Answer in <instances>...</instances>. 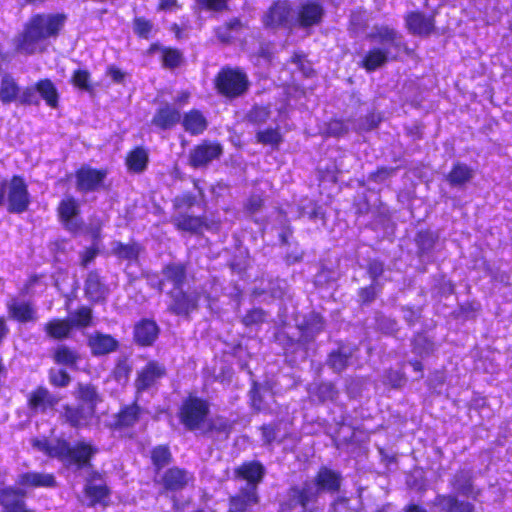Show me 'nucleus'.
Returning <instances> with one entry per match:
<instances>
[{
	"instance_id": "1",
	"label": "nucleus",
	"mask_w": 512,
	"mask_h": 512,
	"mask_svg": "<svg viewBox=\"0 0 512 512\" xmlns=\"http://www.w3.org/2000/svg\"><path fill=\"white\" fill-rule=\"evenodd\" d=\"M32 446L48 458L58 460L67 470H89L83 487V494L88 500L89 507L106 508L111 504L112 490L105 474L91 469L93 460L99 452L94 443L85 440L70 443L64 438H56L52 442L47 438H36L32 441Z\"/></svg>"
},
{
	"instance_id": "2",
	"label": "nucleus",
	"mask_w": 512,
	"mask_h": 512,
	"mask_svg": "<svg viewBox=\"0 0 512 512\" xmlns=\"http://www.w3.org/2000/svg\"><path fill=\"white\" fill-rule=\"evenodd\" d=\"M67 21L68 15L62 11L31 14L14 38V50L27 56L45 52L46 43L63 34Z\"/></svg>"
},
{
	"instance_id": "3",
	"label": "nucleus",
	"mask_w": 512,
	"mask_h": 512,
	"mask_svg": "<svg viewBox=\"0 0 512 512\" xmlns=\"http://www.w3.org/2000/svg\"><path fill=\"white\" fill-rule=\"evenodd\" d=\"M314 484L316 488L310 481L302 485H291L287 490L288 498L279 505L280 512H320V508L315 505L320 493H338L342 484L341 473L321 466L314 475Z\"/></svg>"
},
{
	"instance_id": "4",
	"label": "nucleus",
	"mask_w": 512,
	"mask_h": 512,
	"mask_svg": "<svg viewBox=\"0 0 512 512\" xmlns=\"http://www.w3.org/2000/svg\"><path fill=\"white\" fill-rule=\"evenodd\" d=\"M211 404L208 399L189 393L182 399L177 409V419L184 430L202 431L204 434H224L233 430V423L223 416L210 418Z\"/></svg>"
},
{
	"instance_id": "5",
	"label": "nucleus",
	"mask_w": 512,
	"mask_h": 512,
	"mask_svg": "<svg viewBox=\"0 0 512 512\" xmlns=\"http://www.w3.org/2000/svg\"><path fill=\"white\" fill-rule=\"evenodd\" d=\"M367 39L382 45L370 48L360 60L359 67L367 73L376 71L389 61H399L400 54L408 57L415 54V50L408 46L403 35L388 25L375 27V30L367 35Z\"/></svg>"
},
{
	"instance_id": "6",
	"label": "nucleus",
	"mask_w": 512,
	"mask_h": 512,
	"mask_svg": "<svg viewBox=\"0 0 512 512\" xmlns=\"http://www.w3.org/2000/svg\"><path fill=\"white\" fill-rule=\"evenodd\" d=\"M73 397L77 403H65L59 419L63 425L71 429H89L100 419L97 407L103 402V396L94 383L78 382L74 388Z\"/></svg>"
},
{
	"instance_id": "7",
	"label": "nucleus",
	"mask_w": 512,
	"mask_h": 512,
	"mask_svg": "<svg viewBox=\"0 0 512 512\" xmlns=\"http://www.w3.org/2000/svg\"><path fill=\"white\" fill-rule=\"evenodd\" d=\"M213 86L220 97L233 101L246 95L251 83L242 67L225 65L215 74Z\"/></svg>"
},
{
	"instance_id": "8",
	"label": "nucleus",
	"mask_w": 512,
	"mask_h": 512,
	"mask_svg": "<svg viewBox=\"0 0 512 512\" xmlns=\"http://www.w3.org/2000/svg\"><path fill=\"white\" fill-rule=\"evenodd\" d=\"M56 216L62 227L72 235L83 232L85 222L82 219L81 201L73 195H64L56 206Z\"/></svg>"
},
{
	"instance_id": "9",
	"label": "nucleus",
	"mask_w": 512,
	"mask_h": 512,
	"mask_svg": "<svg viewBox=\"0 0 512 512\" xmlns=\"http://www.w3.org/2000/svg\"><path fill=\"white\" fill-rule=\"evenodd\" d=\"M32 199L28 184L22 175L14 174L7 180L5 194L6 211L10 214H22L28 211Z\"/></svg>"
},
{
	"instance_id": "10",
	"label": "nucleus",
	"mask_w": 512,
	"mask_h": 512,
	"mask_svg": "<svg viewBox=\"0 0 512 512\" xmlns=\"http://www.w3.org/2000/svg\"><path fill=\"white\" fill-rule=\"evenodd\" d=\"M193 480V473L176 465L167 467L153 477L154 484L159 487V493L163 495L181 492L186 489Z\"/></svg>"
},
{
	"instance_id": "11",
	"label": "nucleus",
	"mask_w": 512,
	"mask_h": 512,
	"mask_svg": "<svg viewBox=\"0 0 512 512\" xmlns=\"http://www.w3.org/2000/svg\"><path fill=\"white\" fill-rule=\"evenodd\" d=\"M294 9L288 0H275L262 16V24L267 29L292 30Z\"/></svg>"
},
{
	"instance_id": "12",
	"label": "nucleus",
	"mask_w": 512,
	"mask_h": 512,
	"mask_svg": "<svg viewBox=\"0 0 512 512\" xmlns=\"http://www.w3.org/2000/svg\"><path fill=\"white\" fill-rule=\"evenodd\" d=\"M107 168H94L83 164L74 172L76 190L82 194L97 192L105 188Z\"/></svg>"
},
{
	"instance_id": "13",
	"label": "nucleus",
	"mask_w": 512,
	"mask_h": 512,
	"mask_svg": "<svg viewBox=\"0 0 512 512\" xmlns=\"http://www.w3.org/2000/svg\"><path fill=\"white\" fill-rule=\"evenodd\" d=\"M167 295L170 299L167 311L174 316L189 318L199 308L200 297L197 292H189L179 288L170 289Z\"/></svg>"
},
{
	"instance_id": "14",
	"label": "nucleus",
	"mask_w": 512,
	"mask_h": 512,
	"mask_svg": "<svg viewBox=\"0 0 512 512\" xmlns=\"http://www.w3.org/2000/svg\"><path fill=\"white\" fill-rule=\"evenodd\" d=\"M166 366L157 361H148L140 370L134 380L135 395L140 397L144 392L157 388L160 380L166 377Z\"/></svg>"
},
{
	"instance_id": "15",
	"label": "nucleus",
	"mask_w": 512,
	"mask_h": 512,
	"mask_svg": "<svg viewBox=\"0 0 512 512\" xmlns=\"http://www.w3.org/2000/svg\"><path fill=\"white\" fill-rule=\"evenodd\" d=\"M140 397H134L130 403L122 404L113 415V421L109 424L112 431H124L135 427L143 418L146 410L139 403Z\"/></svg>"
},
{
	"instance_id": "16",
	"label": "nucleus",
	"mask_w": 512,
	"mask_h": 512,
	"mask_svg": "<svg viewBox=\"0 0 512 512\" xmlns=\"http://www.w3.org/2000/svg\"><path fill=\"white\" fill-rule=\"evenodd\" d=\"M223 154V146L218 141L204 139L194 145L188 155V164L194 169L207 167Z\"/></svg>"
},
{
	"instance_id": "17",
	"label": "nucleus",
	"mask_w": 512,
	"mask_h": 512,
	"mask_svg": "<svg viewBox=\"0 0 512 512\" xmlns=\"http://www.w3.org/2000/svg\"><path fill=\"white\" fill-rule=\"evenodd\" d=\"M83 290L85 297L92 303H104L110 294L109 285L98 269L87 272Z\"/></svg>"
},
{
	"instance_id": "18",
	"label": "nucleus",
	"mask_w": 512,
	"mask_h": 512,
	"mask_svg": "<svg viewBox=\"0 0 512 512\" xmlns=\"http://www.w3.org/2000/svg\"><path fill=\"white\" fill-rule=\"evenodd\" d=\"M325 14L323 6L314 0H308L301 3L293 19L294 27L308 29L319 25Z\"/></svg>"
},
{
	"instance_id": "19",
	"label": "nucleus",
	"mask_w": 512,
	"mask_h": 512,
	"mask_svg": "<svg viewBox=\"0 0 512 512\" xmlns=\"http://www.w3.org/2000/svg\"><path fill=\"white\" fill-rule=\"evenodd\" d=\"M405 27L412 35L428 37L436 30L434 14H425L422 11H409L404 15Z\"/></svg>"
},
{
	"instance_id": "20",
	"label": "nucleus",
	"mask_w": 512,
	"mask_h": 512,
	"mask_svg": "<svg viewBox=\"0 0 512 512\" xmlns=\"http://www.w3.org/2000/svg\"><path fill=\"white\" fill-rule=\"evenodd\" d=\"M6 310L9 319L18 324L35 323L39 319L37 308L31 300L12 297L6 303Z\"/></svg>"
},
{
	"instance_id": "21",
	"label": "nucleus",
	"mask_w": 512,
	"mask_h": 512,
	"mask_svg": "<svg viewBox=\"0 0 512 512\" xmlns=\"http://www.w3.org/2000/svg\"><path fill=\"white\" fill-rule=\"evenodd\" d=\"M60 398L43 386H36L27 396V408L34 414L46 413L53 410L59 404Z\"/></svg>"
},
{
	"instance_id": "22",
	"label": "nucleus",
	"mask_w": 512,
	"mask_h": 512,
	"mask_svg": "<svg viewBox=\"0 0 512 512\" xmlns=\"http://www.w3.org/2000/svg\"><path fill=\"white\" fill-rule=\"evenodd\" d=\"M266 468L259 460L243 461L234 469V477L245 481L246 488L258 489V485L264 480Z\"/></svg>"
},
{
	"instance_id": "23",
	"label": "nucleus",
	"mask_w": 512,
	"mask_h": 512,
	"mask_svg": "<svg viewBox=\"0 0 512 512\" xmlns=\"http://www.w3.org/2000/svg\"><path fill=\"white\" fill-rule=\"evenodd\" d=\"M160 335V327L153 318H141L133 326V342L139 347H151Z\"/></svg>"
},
{
	"instance_id": "24",
	"label": "nucleus",
	"mask_w": 512,
	"mask_h": 512,
	"mask_svg": "<svg viewBox=\"0 0 512 512\" xmlns=\"http://www.w3.org/2000/svg\"><path fill=\"white\" fill-rule=\"evenodd\" d=\"M174 228L179 232L192 235H202L204 230H210L211 224L203 215L180 213L172 218Z\"/></svg>"
},
{
	"instance_id": "25",
	"label": "nucleus",
	"mask_w": 512,
	"mask_h": 512,
	"mask_svg": "<svg viewBox=\"0 0 512 512\" xmlns=\"http://www.w3.org/2000/svg\"><path fill=\"white\" fill-rule=\"evenodd\" d=\"M260 503L258 489L241 487L238 492L230 495L227 506L228 512H250Z\"/></svg>"
},
{
	"instance_id": "26",
	"label": "nucleus",
	"mask_w": 512,
	"mask_h": 512,
	"mask_svg": "<svg viewBox=\"0 0 512 512\" xmlns=\"http://www.w3.org/2000/svg\"><path fill=\"white\" fill-rule=\"evenodd\" d=\"M87 346L93 356L100 357L116 352L120 344L111 334L95 331L88 336Z\"/></svg>"
},
{
	"instance_id": "27",
	"label": "nucleus",
	"mask_w": 512,
	"mask_h": 512,
	"mask_svg": "<svg viewBox=\"0 0 512 512\" xmlns=\"http://www.w3.org/2000/svg\"><path fill=\"white\" fill-rule=\"evenodd\" d=\"M325 320L318 312H312L297 325L301 341L308 347V344L315 341L316 336L323 331Z\"/></svg>"
},
{
	"instance_id": "28",
	"label": "nucleus",
	"mask_w": 512,
	"mask_h": 512,
	"mask_svg": "<svg viewBox=\"0 0 512 512\" xmlns=\"http://www.w3.org/2000/svg\"><path fill=\"white\" fill-rule=\"evenodd\" d=\"M181 120V111L169 103L158 107L151 119V124L159 130H170Z\"/></svg>"
},
{
	"instance_id": "29",
	"label": "nucleus",
	"mask_w": 512,
	"mask_h": 512,
	"mask_svg": "<svg viewBox=\"0 0 512 512\" xmlns=\"http://www.w3.org/2000/svg\"><path fill=\"white\" fill-rule=\"evenodd\" d=\"M180 124L183 130L191 136H198L203 134L209 126V122L204 112L197 108H192L181 113Z\"/></svg>"
},
{
	"instance_id": "30",
	"label": "nucleus",
	"mask_w": 512,
	"mask_h": 512,
	"mask_svg": "<svg viewBox=\"0 0 512 512\" xmlns=\"http://www.w3.org/2000/svg\"><path fill=\"white\" fill-rule=\"evenodd\" d=\"M451 485L463 496L477 500L482 490L474 485V477L469 470L460 469L452 478Z\"/></svg>"
},
{
	"instance_id": "31",
	"label": "nucleus",
	"mask_w": 512,
	"mask_h": 512,
	"mask_svg": "<svg viewBox=\"0 0 512 512\" xmlns=\"http://www.w3.org/2000/svg\"><path fill=\"white\" fill-rule=\"evenodd\" d=\"M51 358L58 366L77 370L81 355L76 349L66 344H59L52 350Z\"/></svg>"
},
{
	"instance_id": "32",
	"label": "nucleus",
	"mask_w": 512,
	"mask_h": 512,
	"mask_svg": "<svg viewBox=\"0 0 512 512\" xmlns=\"http://www.w3.org/2000/svg\"><path fill=\"white\" fill-rule=\"evenodd\" d=\"M149 164V152L143 146H135L125 156L128 171L136 174L143 173Z\"/></svg>"
},
{
	"instance_id": "33",
	"label": "nucleus",
	"mask_w": 512,
	"mask_h": 512,
	"mask_svg": "<svg viewBox=\"0 0 512 512\" xmlns=\"http://www.w3.org/2000/svg\"><path fill=\"white\" fill-rule=\"evenodd\" d=\"M274 338L283 349V355L285 357H294L299 352L307 354L308 347L301 341L300 337L296 339L286 331L280 330L275 333Z\"/></svg>"
},
{
	"instance_id": "34",
	"label": "nucleus",
	"mask_w": 512,
	"mask_h": 512,
	"mask_svg": "<svg viewBox=\"0 0 512 512\" xmlns=\"http://www.w3.org/2000/svg\"><path fill=\"white\" fill-rule=\"evenodd\" d=\"M309 396L313 402L324 404L326 402H335L339 396V391L331 381H321L309 390Z\"/></svg>"
},
{
	"instance_id": "35",
	"label": "nucleus",
	"mask_w": 512,
	"mask_h": 512,
	"mask_svg": "<svg viewBox=\"0 0 512 512\" xmlns=\"http://www.w3.org/2000/svg\"><path fill=\"white\" fill-rule=\"evenodd\" d=\"M164 280L173 285L172 289L183 288L187 280V265L185 263L169 262L162 268Z\"/></svg>"
},
{
	"instance_id": "36",
	"label": "nucleus",
	"mask_w": 512,
	"mask_h": 512,
	"mask_svg": "<svg viewBox=\"0 0 512 512\" xmlns=\"http://www.w3.org/2000/svg\"><path fill=\"white\" fill-rule=\"evenodd\" d=\"M73 327L68 318H53L44 325L48 337L54 340H65L71 337Z\"/></svg>"
},
{
	"instance_id": "37",
	"label": "nucleus",
	"mask_w": 512,
	"mask_h": 512,
	"mask_svg": "<svg viewBox=\"0 0 512 512\" xmlns=\"http://www.w3.org/2000/svg\"><path fill=\"white\" fill-rule=\"evenodd\" d=\"M150 462L153 472L159 474L165 467L173 462V454L168 444H158L150 450Z\"/></svg>"
},
{
	"instance_id": "38",
	"label": "nucleus",
	"mask_w": 512,
	"mask_h": 512,
	"mask_svg": "<svg viewBox=\"0 0 512 512\" xmlns=\"http://www.w3.org/2000/svg\"><path fill=\"white\" fill-rule=\"evenodd\" d=\"M36 88L39 97L45 102V104L52 108L57 109L59 107L60 95L57 87L53 81L49 78H42L36 81Z\"/></svg>"
},
{
	"instance_id": "39",
	"label": "nucleus",
	"mask_w": 512,
	"mask_h": 512,
	"mask_svg": "<svg viewBox=\"0 0 512 512\" xmlns=\"http://www.w3.org/2000/svg\"><path fill=\"white\" fill-rule=\"evenodd\" d=\"M474 171L467 164L462 162H455L451 170L446 176V180L451 187H462L471 181Z\"/></svg>"
},
{
	"instance_id": "40",
	"label": "nucleus",
	"mask_w": 512,
	"mask_h": 512,
	"mask_svg": "<svg viewBox=\"0 0 512 512\" xmlns=\"http://www.w3.org/2000/svg\"><path fill=\"white\" fill-rule=\"evenodd\" d=\"M438 502L442 505L443 512H475V506L465 500H461L455 494L439 495Z\"/></svg>"
},
{
	"instance_id": "41",
	"label": "nucleus",
	"mask_w": 512,
	"mask_h": 512,
	"mask_svg": "<svg viewBox=\"0 0 512 512\" xmlns=\"http://www.w3.org/2000/svg\"><path fill=\"white\" fill-rule=\"evenodd\" d=\"M143 246L136 242L129 243L116 242L112 248V253L120 260H127L131 262H138Z\"/></svg>"
},
{
	"instance_id": "42",
	"label": "nucleus",
	"mask_w": 512,
	"mask_h": 512,
	"mask_svg": "<svg viewBox=\"0 0 512 512\" xmlns=\"http://www.w3.org/2000/svg\"><path fill=\"white\" fill-rule=\"evenodd\" d=\"M20 93V86L16 79L10 74H5L0 80V102L8 105L18 100Z\"/></svg>"
},
{
	"instance_id": "43",
	"label": "nucleus",
	"mask_w": 512,
	"mask_h": 512,
	"mask_svg": "<svg viewBox=\"0 0 512 512\" xmlns=\"http://www.w3.org/2000/svg\"><path fill=\"white\" fill-rule=\"evenodd\" d=\"M255 139L258 144L278 149L283 142V135L278 127L266 128L256 132Z\"/></svg>"
},
{
	"instance_id": "44",
	"label": "nucleus",
	"mask_w": 512,
	"mask_h": 512,
	"mask_svg": "<svg viewBox=\"0 0 512 512\" xmlns=\"http://www.w3.org/2000/svg\"><path fill=\"white\" fill-rule=\"evenodd\" d=\"M437 240L438 235L429 229L417 231L415 236V243L418 249V255L423 256L432 251Z\"/></svg>"
},
{
	"instance_id": "45",
	"label": "nucleus",
	"mask_w": 512,
	"mask_h": 512,
	"mask_svg": "<svg viewBox=\"0 0 512 512\" xmlns=\"http://www.w3.org/2000/svg\"><path fill=\"white\" fill-rule=\"evenodd\" d=\"M184 63V56L179 48L166 46L162 49L161 65L165 69L174 70Z\"/></svg>"
},
{
	"instance_id": "46",
	"label": "nucleus",
	"mask_w": 512,
	"mask_h": 512,
	"mask_svg": "<svg viewBox=\"0 0 512 512\" xmlns=\"http://www.w3.org/2000/svg\"><path fill=\"white\" fill-rule=\"evenodd\" d=\"M70 83L78 90L87 92L89 94L94 93V86L91 81V73L87 69H75L72 72Z\"/></svg>"
},
{
	"instance_id": "47",
	"label": "nucleus",
	"mask_w": 512,
	"mask_h": 512,
	"mask_svg": "<svg viewBox=\"0 0 512 512\" xmlns=\"http://www.w3.org/2000/svg\"><path fill=\"white\" fill-rule=\"evenodd\" d=\"M74 328L84 329L93 325V310L89 306L78 307L69 319Z\"/></svg>"
},
{
	"instance_id": "48",
	"label": "nucleus",
	"mask_w": 512,
	"mask_h": 512,
	"mask_svg": "<svg viewBox=\"0 0 512 512\" xmlns=\"http://www.w3.org/2000/svg\"><path fill=\"white\" fill-rule=\"evenodd\" d=\"M350 354L342 349H335L329 352L326 363L335 373H341L349 364Z\"/></svg>"
},
{
	"instance_id": "49",
	"label": "nucleus",
	"mask_w": 512,
	"mask_h": 512,
	"mask_svg": "<svg viewBox=\"0 0 512 512\" xmlns=\"http://www.w3.org/2000/svg\"><path fill=\"white\" fill-rule=\"evenodd\" d=\"M271 114L267 105H253L246 113L245 118L252 125H262L266 123Z\"/></svg>"
},
{
	"instance_id": "50",
	"label": "nucleus",
	"mask_w": 512,
	"mask_h": 512,
	"mask_svg": "<svg viewBox=\"0 0 512 512\" xmlns=\"http://www.w3.org/2000/svg\"><path fill=\"white\" fill-rule=\"evenodd\" d=\"M48 381L53 388L63 389L69 386L72 377L64 368H50L48 370Z\"/></svg>"
},
{
	"instance_id": "51",
	"label": "nucleus",
	"mask_w": 512,
	"mask_h": 512,
	"mask_svg": "<svg viewBox=\"0 0 512 512\" xmlns=\"http://www.w3.org/2000/svg\"><path fill=\"white\" fill-rule=\"evenodd\" d=\"M199 11L210 13H222L229 9L230 0H193Z\"/></svg>"
},
{
	"instance_id": "52",
	"label": "nucleus",
	"mask_w": 512,
	"mask_h": 512,
	"mask_svg": "<svg viewBox=\"0 0 512 512\" xmlns=\"http://www.w3.org/2000/svg\"><path fill=\"white\" fill-rule=\"evenodd\" d=\"M132 28L137 38L149 39L154 30V24L152 23L151 20L143 16H137L134 17L132 20Z\"/></svg>"
},
{
	"instance_id": "53",
	"label": "nucleus",
	"mask_w": 512,
	"mask_h": 512,
	"mask_svg": "<svg viewBox=\"0 0 512 512\" xmlns=\"http://www.w3.org/2000/svg\"><path fill=\"white\" fill-rule=\"evenodd\" d=\"M412 351L417 355H429L434 351V343L425 334L417 333L411 340Z\"/></svg>"
},
{
	"instance_id": "54",
	"label": "nucleus",
	"mask_w": 512,
	"mask_h": 512,
	"mask_svg": "<svg viewBox=\"0 0 512 512\" xmlns=\"http://www.w3.org/2000/svg\"><path fill=\"white\" fill-rule=\"evenodd\" d=\"M266 316L267 313L263 308L253 307L242 316L241 323L247 328L261 325L266 321Z\"/></svg>"
},
{
	"instance_id": "55",
	"label": "nucleus",
	"mask_w": 512,
	"mask_h": 512,
	"mask_svg": "<svg viewBox=\"0 0 512 512\" xmlns=\"http://www.w3.org/2000/svg\"><path fill=\"white\" fill-rule=\"evenodd\" d=\"M382 290V284L371 282L369 285L357 290V295L361 305L371 304Z\"/></svg>"
},
{
	"instance_id": "56",
	"label": "nucleus",
	"mask_w": 512,
	"mask_h": 512,
	"mask_svg": "<svg viewBox=\"0 0 512 512\" xmlns=\"http://www.w3.org/2000/svg\"><path fill=\"white\" fill-rule=\"evenodd\" d=\"M291 63L295 64L305 78H312L316 75L311 62L307 60L306 54L296 51L291 56Z\"/></svg>"
},
{
	"instance_id": "57",
	"label": "nucleus",
	"mask_w": 512,
	"mask_h": 512,
	"mask_svg": "<svg viewBox=\"0 0 512 512\" xmlns=\"http://www.w3.org/2000/svg\"><path fill=\"white\" fill-rule=\"evenodd\" d=\"M100 247L97 242H94L90 246L85 247L79 252V265L82 268H87L89 265L94 263L95 259L100 254Z\"/></svg>"
},
{
	"instance_id": "58",
	"label": "nucleus",
	"mask_w": 512,
	"mask_h": 512,
	"mask_svg": "<svg viewBox=\"0 0 512 512\" xmlns=\"http://www.w3.org/2000/svg\"><path fill=\"white\" fill-rule=\"evenodd\" d=\"M132 366L126 358L119 359L112 371L113 379L117 382H126L131 374Z\"/></svg>"
},
{
	"instance_id": "59",
	"label": "nucleus",
	"mask_w": 512,
	"mask_h": 512,
	"mask_svg": "<svg viewBox=\"0 0 512 512\" xmlns=\"http://www.w3.org/2000/svg\"><path fill=\"white\" fill-rule=\"evenodd\" d=\"M37 94L36 83L34 85L26 86L22 92L19 93L17 101L23 106H38L40 104V100Z\"/></svg>"
},
{
	"instance_id": "60",
	"label": "nucleus",
	"mask_w": 512,
	"mask_h": 512,
	"mask_svg": "<svg viewBox=\"0 0 512 512\" xmlns=\"http://www.w3.org/2000/svg\"><path fill=\"white\" fill-rule=\"evenodd\" d=\"M265 205V198L260 194H251L243 205V211L247 215L258 213Z\"/></svg>"
},
{
	"instance_id": "61",
	"label": "nucleus",
	"mask_w": 512,
	"mask_h": 512,
	"mask_svg": "<svg viewBox=\"0 0 512 512\" xmlns=\"http://www.w3.org/2000/svg\"><path fill=\"white\" fill-rule=\"evenodd\" d=\"M197 203L196 196L191 192H186L176 196L172 200L174 210L190 209Z\"/></svg>"
},
{
	"instance_id": "62",
	"label": "nucleus",
	"mask_w": 512,
	"mask_h": 512,
	"mask_svg": "<svg viewBox=\"0 0 512 512\" xmlns=\"http://www.w3.org/2000/svg\"><path fill=\"white\" fill-rule=\"evenodd\" d=\"M261 432L262 441L265 445H272L277 440L278 423L262 424L259 427Z\"/></svg>"
},
{
	"instance_id": "63",
	"label": "nucleus",
	"mask_w": 512,
	"mask_h": 512,
	"mask_svg": "<svg viewBox=\"0 0 512 512\" xmlns=\"http://www.w3.org/2000/svg\"><path fill=\"white\" fill-rule=\"evenodd\" d=\"M366 270L371 282L379 283V278L385 272V266L383 261L379 259H371L367 263Z\"/></svg>"
},
{
	"instance_id": "64",
	"label": "nucleus",
	"mask_w": 512,
	"mask_h": 512,
	"mask_svg": "<svg viewBox=\"0 0 512 512\" xmlns=\"http://www.w3.org/2000/svg\"><path fill=\"white\" fill-rule=\"evenodd\" d=\"M249 394L251 407L257 412L262 411L265 408V404L258 382L254 381L252 383Z\"/></svg>"
}]
</instances>
